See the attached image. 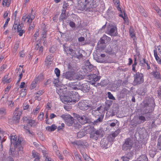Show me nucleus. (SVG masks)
I'll return each mask as SVG.
<instances>
[{
  "mask_svg": "<svg viewBox=\"0 0 161 161\" xmlns=\"http://www.w3.org/2000/svg\"><path fill=\"white\" fill-rule=\"evenodd\" d=\"M35 13L36 12L32 9L31 13H29L27 16H23L22 18V20L24 21H27L29 26L28 30L29 31L32 30L35 27V24L34 22H32V20L35 18Z\"/></svg>",
  "mask_w": 161,
  "mask_h": 161,
  "instance_id": "f257e3e1",
  "label": "nucleus"
},
{
  "mask_svg": "<svg viewBox=\"0 0 161 161\" xmlns=\"http://www.w3.org/2000/svg\"><path fill=\"white\" fill-rule=\"evenodd\" d=\"M88 130L90 137L95 140H97L98 138L103 137L104 134V131L102 129L96 130L94 127H90Z\"/></svg>",
  "mask_w": 161,
  "mask_h": 161,
  "instance_id": "f03ea898",
  "label": "nucleus"
},
{
  "mask_svg": "<svg viewBox=\"0 0 161 161\" xmlns=\"http://www.w3.org/2000/svg\"><path fill=\"white\" fill-rule=\"evenodd\" d=\"M69 87L75 90H80L85 92H87L90 89L88 84H84L83 86L80 85L79 82H71L69 84Z\"/></svg>",
  "mask_w": 161,
  "mask_h": 161,
  "instance_id": "7ed1b4c3",
  "label": "nucleus"
},
{
  "mask_svg": "<svg viewBox=\"0 0 161 161\" xmlns=\"http://www.w3.org/2000/svg\"><path fill=\"white\" fill-rule=\"evenodd\" d=\"M23 148L22 146L16 147L10 146L9 151L10 155L14 158L19 157V154L22 153Z\"/></svg>",
  "mask_w": 161,
  "mask_h": 161,
  "instance_id": "20e7f679",
  "label": "nucleus"
},
{
  "mask_svg": "<svg viewBox=\"0 0 161 161\" xmlns=\"http://www.w3.org/2000/svg\"><path fill=\"white\" fill-rule=\"evenodd\" d=\"M78 107L80 109L83 110L88 109H92L93 108L91 102L88 100L81 101L78 103Z\"/></svg>",
  "mask_w": 161,
  "mask_h": 161,
  "instance_id": "39448f33",
  "label": "nucleus"
},
{
  "mask_svg": "<svg viewBox=\"0 0 161 161\" xmlns=\"http://www.w3.org/2000/svg\"><path fill=\"white\" fill-rule=\"evenodd\" d=\"M11 140V145L16 147L21 146V143L22 139L20 137H18L17 141V136L15 135H12L10 138Z\"/></svg>",
  "mask_w": 161,
  "mask_h": 161,
  "instance_id": "423d86ee",
  "label": "nucleus"
},
{
  "mask_svg": "<svg viewBox=\"0 0 161 161\" xmlns=\"http://www.w3.org/2000/svg\"><path fill=\"white\" fill-rule=\"evenodd\" d=\"M134 83L135 85L140 84L143 82L144 79L142 74L136 72L134 75Z\"/></svg>",
  "mask_w": 161,
  "mask_h": 161,
  "instance_id": "0eeeda50",
  "label": "nucleus"
},
{
  "mask_svg": "<svg viewBox=\"0 0 161 161\" xmlns=\"http://www.w3.org/2000/svg\"><path fill=\"white\" fill-rule=\"evenodd\" d=\"M56 91L57 93L60 95V99L64 103L66 104L72 102V99L70 98V96H69V93H68V96H63L61 94V92H63L62 89H59V90L58 89H57L56 90Z\"/></svg>",
  "mask_w": 161,
  "mask_h": 161,
  "instance_id": "6e6552de",
  "label": "nucleus"
},
{
  "mask_svg": "<svg viewBox=\"0 0 161 161\" xmlns=\"http://www.w3.org/2000/svg\"><path fill=\"white\" fill-rule=\"evenodd\" d=\"M61 118L63 119L65 123L68 126H71L74 122V119L69 114H62L61 116Z\"/></svg>",
  "mask_w": 161,
  "mask_h": 161,
  "instance_id": "1a4fd4ad",
  "label": "nucleus"
},
{
  "mask_svg": "<svg viewBox=\"0 0 161 161\" xmlns=\"http://www.w3.org/2000/svg\"><path fill=\"white\" fill-rule=\"evenodd\" d=\"M133 142L130 138H128L125 140V143L122 146V149L123 150L127 151L130 150L132 147Z\"/></svg>",
  "mask_w": 161,
  "mask_h": 161,
  "instance_id": "9d476101",
  "label": "nucleus"
},
{
  "mask_svg": "<svg viewBox=\"0 0 161 161\" xmlns=\"http://www.w3.org/2000/svg\"><path fill=\"white\" fill-rule=\"evenodd\" d=\"M22 114V111L18 108H16L14 113L13 120L15 123H18L20 117Z\"/></svg>",
  "mask_w": 161,
  "mask_h": 161,
  "instance_id": "9b49d317",
  "label": "nucleus"
},
{
  "mask_svg": "<svg viewBox=\"0 0 161 161\" xmlns=\"http://www.w3.org/2000/svg\"><path fill=\"white\" fill-rule=\"evenodd\" d=\"M71 143L75 147H77V148L80 149V151H81L82 153H84L82 152L81 150V149L84 148V146H87L88 145V143L86 142L84 143L82 141L80 140H77L74 141L72 142Z\"/></svg>",
  "mask_w": 161,
  "mask_h": 161,
  "instance_id": "f8f14e48",
  "label": "nucleus"
},
{
  "mask_svg": "<svg viewBox=\"0 0 161 161\" xmlns=\"http://www.w3.org/2000/svg\"><path fill=\"white\" fill-rule=\"evenodd\" d=\"M106 33L111 36H116L118 34L117 27L116 26H112L108 27Z\"/></svg>",
  "mask_w": 161,
  "mask_h": 161,
  "instance_id": "ddd939ff",
  "label": "nucleus"
},
{
  "mask_svg": "<svg viewBox=\"0 0 161 161\" xmlns=\"http://www.w3.org/2000/svg\"><path fill=\"white\" fill-rule=\"evenodd\" d=\"M23 25L22 24L17 25L16 24H14L13 27V29L15 30L17 29V32L20 36H22L23 33L25 32V30L23 28Z\"/></svg>",
  "mask_w": 161,
  "mask_h": 161,
  "instance_id": "4468645a",
  "label": "nucleus"
},
{
  "mask_svg": "<svg viewBox=\"0 0 161 161\" xmlns=\"http://www.w3.org/2000/svg\"><path fill=\"white\" fill-rule=\"evenodd\" d=\"M8 135L7 132L2 130L0 128V150H2V143L6 140L5 137Z\"/></svg>",
  "mask_w": 161,
  "mask_h": 161,
  "instance_id": "2eb2a0df",
  "label": "nucleus"
},
{
  "mask_svg": "<svg viewBox=\"0 0 161 161\" xmlns=\"http://www.w3.org/2000/svg\"><path fill=\"white\" fill-rule=\"evenodd\" d=\"M43 78V75L42 74H40L37 77L35 78L31 84L30 87L31 89H32L35 88L36 86L37 83L42 81Z\"/></svg>",
  "mask_w": 161,
  "mask_h": 161,
  "instance_id": "dca6fc26",
  "label": "nucleus"
},
{
  "mask_svg": "<svg viewBox=\"0 0 161 161\" xmlns=\"http://www.w3.org/2000/svg\"><path fill=\"white\" fill-rule=\"evenodd\" d=\"M69 93V96H70L72 99V102H76L79 100V96L78 93L74 91L69 92L68 93Z\"/></svg>",
  "mask_w": 161,
  "mask_h": 161,
  "instance_id": "f3484780",
  "label": "nucleus"
},
{
  "mask_svg": "<svg viewBox=\"0 0 161 161\" xmlns=\"http://www.w3.org/2000/svg\"><path fill=\"white\" fill-rule=\"evenodd\" d=\"M89 82L92 83V85L95 84V82L97 81L100 79V76H98L95 74L90 75L88 76Z\"/></svg>",
  "mask_w": 161,
  "mask_h": 161,
  "instance_id": "a211bd4d",
  "label": "nucleus"
},
{
  "mask_svg": "<svg viewBox=\"0 0 161 161\" xmlns=\"http://www.w3.org/2000/svg\"><path fill=\"white\" fill-rule=\"evenodd\" d=\"M103 111V108H102V106H100L96 110L92 111V114L96 117H100L101 116H104L102 114Z\"/></svg>",
  "mask_w": 161,
  "mask_h": 161,
  "instance_id": "6ab92c4d",
  "label": "nucleus"
},
{
  "mask_svg": "<svg viewBox=\"0 0 161 161\" xmlns=\"http://www.w3.org/2000/svg\"><path fill=\"white\" fill-rule=\"evenodd\" d=\"M120 132V130L118 129L112 134L108 136V139L109 140V139H110V141L111 142V143H112L113 142L115 137L119 134Z\"/></svg>",
  "mask_w": 161,
  "mask_h": 161,
  "instance_id": "aec40b11",
  "label": "nucleus"
},
{
  "mask_svg": "<svg viewBox=\"0 0 161 161\" xmlns=\"http://www.w3.org/2000/svg\"><path fill=\"white\" fill-rule=\"evenodd\" d=\"M78 120L79 122L82 125H84L89 122V120L84 115H79L78 117Z\"/></svg>",
  "mask_w": 161,
  "mask_h": 161,
  "instance_id": "412c9836",
  "label": "nucleus"
},
{
  "mask_svg": "<svg viewBox=\"0 0 161 161\" xmlns=\"http://www.w3.org/2000/svg\"><path fill=\"white\" fill-rule=\"evenodd\" d=\"M45 64L47 66H50L53 64L52 56L51 55L47 56L45 60Z\"/></svg>",
  "mask_w": 161,
  "mask_h": 161,
  "instance_id": "4be33fe9",
  "label": "nucleus"
},
{
  "mask_svg": "<svg viewBox=\"0 0 161 161\" xmlns=\"http://www.w3.org/2000/svg\"><path fill=\"white\" fill-rule=\"evenodd\" d=\"M151 74L156 79H161V75L158 70L157 69L155 71H152L151 73Z\"/></svg>",
  "mask_w": 161,
  "mask_h": 161,
  "instance_id": "5701e85b",
  "label": "nucleus"
},
{
  "mask_svg": "<svg viewBox=\"0 0 161 161\" xmlns=\"http://www.w3.org/2000/svg\"><path fill=\"white\" fill-rule=\"evenodd\" d=\"M64 50L67 53L70 54L72 56H75V51L70 47H65Z\"/></svg>",
  "mask_w": 161,
  "mask_h": 161,
  "instance_id": "b1692460",
  "label": "nucleus"
},
{
  "mask_svg": "<svg viewBox=\"0 0 161 161\" xmlns=\"http://www.w3.org/2000/svg\"><path fill=\"white\" fill-rule=\"evenodd\" d=\"M64 50L67 53L70 54L72 56H75V51L70 47H65Z\"/></svg>",
  "mask_w": 161,
  "mask_h": 161,
  "instance_id": "393cba45",
  "label": "nucleus"
},
{
  "mask_svg": "<svg viewBox=\"0 0 161 161\" xmlns=\"http://www.w3.org/2000/svg\"><path fill=\"white\" fill-rule=\"evenodd\" d=\"M64 50L67 53L70 54L72 56H75V51L70 47H65Z\"/></svg>",
  "mask_w": 161,
  "mask_h": 161,
  "instance_id": "a878e982",
  "label": "nucleus"
},
{
  "mask_svg": "<svg viewBox=\"0 0 161 161\" xmlns=\"http://www.w3.org/2000/svg\"><path fill=\"white\" fill-rule=\"evenodd\" d=\"M63 76L64 78L69 80H71L73 78V73L71 72L68 71L64 73Z\"/></svg>",
  "mask_w": 161,
  "mask_h": 161,
  "instance_id": "bb28decb",
  "label": "nucleus"
},
{
  "mask_svg": "<svg viewBox=\"0 0 161 161\" xmlns=\"http://www.w3.org/2000/svg\"><path fill=\"white\" fill-rule=\"evenodd\" d=\"M85 65L86 69L89 71H91L93 67V65L90 64L89 60H86L85 63Z\"/></svg>",
  "mask_w": 161,
  "mask_h": 161,
  "instance_id": "cd10ccee",
  "label": "nucleus"
},
{
  "mask_svg": "<svg viewBox=\"0 0 161 161\" xmlns=\"http://www.w3.org/2000/svg\"><path fill=\"white\" fill-rule=\"evenodd\" d=\"M110 139H109V140L108 139V136L106 138H103L101 142V144L103 145V146H104L105 147L107 146L109 142L111 143V142L110 141Z\"/></svg>",
  "mask_w": 161,
  "mask_h": 161,
  "instance_id": "c85d7f7f",
  "label": "nucleus"
},
{
  "mask_svg": "<svg viewBox=\"0 0 161 161\" xmlns=\"http://www.w3.org/2000/svg\"><path fill=\"white\" fill-rule=\"evenodd\" d=\"M92 0L93 2H92V3L90 4V5H89V3H87L85 5V8H86V9L88 8H92L96 7L97 5H96L95 3H94L95 2V0Z\"/></svg>",
  "mask_w": 161,
  "mask_h": 161,
  "instance_id": "c756f323",
  "label": "nucleus"
},
{
  "mask_svg": "<svg viewBox=\"0 0 161 161\" xmlns=\"http://www.w3.org/2000/svg\"><path fill=\"white\" fill-rule=\"evenodd\" d=\"M32 156L35 159L34 161H39V159L40 158V154L35 151H33L32 152Z\"/></svg>",
  "mask_w": 161,
  "mask_h": 161,
  "instance_id": "7c9ffc66",
  "label": "nucleus"
},
{
  "mask_svg": "<svg viewBox=\"0 0 161 161\" xmlns=\"http://www.w3.org/2000/svg\"><path fill=\"white\" fill-rule=\"evenodd\" d=\"M42 152L44 156L46 158L45 159V161H51L53 160L49 157L48 156L47 152L46 150H42Z\"/></svg>",
  "mask_w": 161,
  "mask_h": 161,
  "instance_id": "2f4dec72",
  "label": "nucleus"
},
{
  "mask_svg": "<svg viewBox=\"0 0 161 161\" xmlns=\"http://www.w3.org/2000/svg\"><path fill=\"white\" fill-rule=\"evenodd\" d=\"M114 3L117 8V9L119 11L122 12L121 9L120 7H119L120 5V2L119 0H113Z\"/></svg>",
  "mask_w": 161,
  "mask_h": 161,
  "instance_id": "473e14b6",
  "label": "nucleus"
},
{
  "mask_svg": "<svg viewBox=\"0 0 161 161\" xmlns=\"http://www.w3.org/2000/svg\"><path fill=\"white\" fill-rule=\"evenodd\" d=\"M66 10L64 9L63 10L62 12L59 17V19L60 20H63L67 18V16L65 14Z\"/></svg>",
  "mask_w": 161,
  "mask_h": 161,
  "instance_id": "72a5a7b5",
  "label": "nucleus"
},
{
  "mask_svg": "<svg viewBox=\"0 0 161 161\" xmlns=\"http://www.w3.org/2000/svg\"><path fill=\"white\" fill-rule=\"evenodd\" d=\"M129 91L126 88H123L120 92V95L122 97L126 96L128 93Z\"/></svg>",
  "mask_w": 161,
  "mask_h": 161,
  "instance_id": "f704fd0d",
  "label": "nucleus"
},
{
  "mask_svg": "<svg viewBox=\"0 0 161 161\" xmlns=\"http://www.w3.org/2000/svg\"><path fill=\"white\" fill-rule=\"evenodd\" d=\"M57 126L54 124H53L51 126H48L46 127V129L49 131H53L57 128Z\"/></svg>",
  "mask_w": 161,
  "mask_h": 161,
  "instance_id": "c9c22d12",
  "label": "nucleus"
},
{
  "mask_svg": "<svg viewBox=\"0 0 161 161\" xmlns=\"http://www.w3.org/2000/svg\"><path fill=\"white\" fill-rule=\"evenodd\" d=\"M85 134V130L82 129L77 133V136L78 138H80L84 136Z\"/></svg>",
  "mask_w": 161,
  "mask_h": 161,
  "instance_id": "e433bc0d",
  "label": "nucleus"
},
{
  "mask_svg": "<svg viewBox=\"0 0 161 161\" xmlns=\"http://www.w3.org/2000/svg\"><path fill=\"white\" fill-rule=\"evenodd\" d=\"M12 0H3L2 5L3 6L9 7L11 3Z\"/></svg>",
  "mask_w": 161,
  "mask_h": 161,
  "instance_id": "4c0bfd02",
  "label": "nucleus"
},
{
  "mask_svg": "<svg viewBox=\"0 0 161 161\" xmlns=\"http://www.w3.org/2000/svg\"><path fill=\"white\" fill-rule=\"evenodd\" d=\"M47 30L46 28H43L41 32V38L42 39H44L47 37Z\"/></svg>",
  "mask_w": 161,
  "mask_h": 161,
  "instance_id": "58836bf2",
  "label": "nucleus"
},
{
  "mask_svg": "<svg viewBox=\"0 0 161 161\" xmlns=\"http://www.w3.org/2000/svg\"><path fill=\"white\" fill-rule=\"evenodd\" d=\"M6 111L5 108H0V116L1 118L2 119L3 117V116L6 114Z\"/></svg>",
  "mask_w": 161,
  "mask_h": 161,
  "instance_id": "ea45409f",
  "label": "nucleus"
},
{
  "mask_svg": "<svg viewBox=\"0 0 161 161\" xmlns=\"http://www.w3.org/2000/svg\"><path fill=\"white\" fill-rule=\"evenodd\" d=\"M105 57V54H101L100 58H98V59L97 60V62L100 63H103L105 61L104 58Z\"/></svg>",
  "mask_w": 161,
  "mask_h": 161,
  "instance_id": "a19ab883",
  "label": "nucleus"
},
{
  "mask_svg": "<svg viewBox=\"0 0 161 161\" xmlns=\"http://www.w3.org/2000/svg\"><path fill=\"white\" fill-rule=\"evenodd\" d=\"M80 153L82 155L83 157L86 161H93L92 159L90 158L85 153H82L80 150Z\"/></svg>",
  "mask_w": 161,
  "mask_h": 161,
  "instance_id": "79ce46f5",
  "label": "nucleus"
},
{
  "mask_svg": "<svg viewBox=\"0 0 161 161\" xmlns=\"http://www.w3.org/2000/svg\"><path fill=\"white\" fill-rule=\"evenodd\" d=\"M44 92L43 90H39L35 94V97H37V99L38 100H40V99L38 98L41 95H42L44 93Z\"/></svg>",
  "mask_w": 161,
  "mask_h": 161,
  "instance_id": "37998d69",
  "label": "nucleus"
},
{
  "mask_svg": "<svg viewBox=\"0 0 161 161\" xmlns=\"http://www.w3.org/2000/svg\"><path fill=\"white\" fill-rule=\"evenodd\" d=\"M108 84V81L107 80H103L101 81L100 83H97L96 86L101 85V86H105Z\"/></svg>",
  "mask_w": 161,
  "mask_h": 161,
  "instance_id": "c03bdc74",
  "label": "nucleus"
},
{
  "mask_svg": "<svg viewBox=\"0 0 161 161\" xmlns=\"http://www.w3.org/2000/svg\"><path fill=\"white\" fill-rule=\"evenodd\" d=\"M154 53L155 52H156V53L158 54L159 55H161V46H159L157 47L156 48V49L154 50Z\"/></svg>",
  "mask_w": 161,
  "mask_h": 161,
  "instance_id": "a18cd8bd",
  "label": "nucleus"
},
{
  "mask_svg": "<svg viewBox=\"0 0 161 161\" xmlns=\"http://www.w3.org/2000/svg\"><path fill=\"white\" fill-rule=\"evenodd\" d=\"M53 150L55 152L56 154H59V151L56 144L55 142L53 143Z\"/></svg>",
  "mask_w": 161,
  "mask_h": 161,
  "instance_id": "49530a36",
  "label": "nucleus"
},
{
  "mask_svg": "<svg viewBox=\"0 0 161 161\" xmlns=\"http://www.w3.org/2000/svg\"><path fill=\"white\" fill-rule=\"evenodd\" d=\"M104 116H101L100 117H98V119L94 121V124H97V123L102 122L103 121Z\"/></svg>",
  "mask_w": 161,
  "mask_h": 161,
  "instance_id": "de8ad7c7",
  "label": "nucleus"
},
{
  "mask_svg": "<svg viewBox=\"0 0 161 161\" xmlns=\"http://www.w3.org/2000/svg\"><path fill=\"white\" fill-rule=\"evenodd\" d=\"M35 48L36 50H39L40 53H42L43 52V47L42 46L40 47L39 45L38 44H36Z\"/></svg>",
  "mask_w": 161,
  "mask_h": 161,
  "instance_id": "09e8293b",
  "label": "nucleus"
},
{
  "mask_svg": "<svg viewBox=\"0 0 161 161\" xmlns=\"http://www.w3.org/2000/svg\"><path fill=\"white\" fill-rule=\"evenodd\" d=\"M28 124L31 127L34 126L36 125V121L34 120L30 119L28 120L27 122Z\"/></svg>",
  "mask_w": 161,
  "mask_h": 161,
  "instance_id": "8fccbe9b",
  "label": "nucleus"
},
{
  "mask_svg": "<svg viewBox=\"0 0 161 161\" xmlns=\"http://www.w3.org/2000/svg\"><path fill=\"white\" fill-rule=\"evenodd\" d=\"M24 129L26 133L28 134H32V133L30 131V128L28 125H24Z\"/></svg>",
  "mask_w": 161,
  "mask_h": 161,
  "instance_id": "3c124183",
  "label": "nucleus"
},
{
  "mask_svg": "<svg viewBox=\"0 0 161 161\" xmlns=\"http://www.w3.org/2000/svg\"><path fill=\"white\" fill-rule=\"evenodd\" d=\"M157 147L159 149L161 150V134L159 136L158 139Z\"/></svg>",
  "mask_w": 161,
  "mask_h": 161,
  "instance_id": "603ef678",
  "label": "nucleus"
},
{
  "mask_svg": "<svg viewBox=\"0 0 161 161\" xmlns=\"http://www.w3.org/2000/svg\"><path fill=\"white\" fill-rule=\"evenodd\" d=\"M154 56L157 62L160 64L161 63V61L159 57V56L158 55V54L156 53V52H155L154 53Z\"/></svg>",
  "mask_w": 161,
  "mask_h": 161,
  "instance_id": "864d4df0",
  "label": "nucleus"
},
{
  "mask_svg": "<svg viewBox=\"0 0 161 161\" xmlns=\"http://www.w3.org/2000/svg\"><path fill=\"white\" fill-rule=\"evenodd\" d=\"M8 98L7 97H2L1 99V101L2 103L5 104L7 101Z\"/></svg>",
  "mask_w": 161,
  "mask_h": 161,
  "instance_id": "5fc2aeb1",
  "label": "nucleus"
},
{
  "mask_svg": "<svg viewBox=\"0 0 161 161\" xmlns=\"http://www.w3.org/2000/svg\"><path fill=\"white\" fill-rule=\"evenodd\" d=\"M108 98L110 99H112L113 100H115V98L113 96V95L110 92H108Z\"/></svg>",
  "mask_w": 161,
  "mask_h": 161,
  "instance_id": "6e6d98bb",
  "label": "nucleus"
},
{
  "mask_svg": "<svg viewBox=\"0 0 161 161\" xmlns=\"http://www.w3.org/2000/svg\"><path fill=\"white\" fill-rule=\"evenodd\" d=\"M103 39L105 40V41L106 42H108L110 41L111 39L110 37L108 36L105 35H104L103 36Z\"/></svg>",
  "mask_w": 161,
  "mask_h": 161,
  "instance_id": "4d7b16f0",
  "label": "nucleus"
},
{
  "mask_svg": "<svg viewBox=\"0 0 161 161\" xmlns=\"http://www.w3.org/2000/svg\"><path fill=\"white\" fill-rule=\"evenodd\" d=\"M41 107L39 106H37L35 110H33V112L34 114H37L39 112V110L40 109Z\"/></svg>",
  "mask_w": 161,
  "mask_h": 161,
  "instance_id": "13d9d810",
  "label": "nucleus"
},
{
  "mask_svg": "<svg viewBox=\"0 0 161 161\" xmlns=\"http://www.w3.org/2000/svg\"><path fill=\"white\" fill-rule=\"evenodd\" d=\"M54 72L57 77H58L60 76V71L58 68H55L54 70Z\"/></svg>",
  "mask_w": 161,
  "mask_h": 161,
  "instance_id": "bf43d9fd",
  "label": "nucleus"
},
{
  "mask_svg": "<svg viewBox=\"0 0 161 161\" xmlns=\"http://www.w3.org/2000/svg\"><path fill=\"white\" fill-rule=\"evenodd\" d=\"M7 68V65L3 64L2 66L0 68V71L2 73L4 70L5 69Z\"/></svg>",
  "mask_w": 161,
  "mask_h": 161,
  "instance_id": "052dcab7",
  "label": "nucleus"
},
{
  "mask_svg": "<svg viewBox=\"0 0 161 161\" xmlns=\"http://www.w3.org/2000/svg\"><path fill=\"white\" fill-rule=\"evenodd\" d=\"M141 158H142V160L138 161H148V158L145 155H142L141 156Z\"/></svg>",
  "mask_w": 161,
  "mask_h": 161,
  "instance_id": "680f3d73",
  "label": "nucleus"
},
{
  "mask_svg": "<svg viewBox=\"0 0 161 161\" xmlns=\"http://www.w3.org/2000/svg\"><path fill=\"white\" fill-rule=\"evenodd\" d=\"M139 119L141 121L142 123L144 122L146 120L145 117L142 115L139 116Z\"/></svg>",
  "mask_w": 161,
  "mask_h": 161,
  "instance_id": "e2e57ef3",
  "label": "nucleus"
},
{
  "mask_svg": "<svg viewBox=\"0 0 161 161\" xmlns=\"http://www.w3.org/2000/svg\"><path fill=\"white\" fill-rule=\"evenodd\" d=\"M143 62L144 64H146V67L147 69L148 70L150 69L151 68L150 67V64H148L147 62L146 61L145 59H143Z\"/></svg>",
  "mask_w": 161,
  "mask_h": 161,
  "instance_id": "0e129e2a",
  "label": "nucleus"
},
{
  "mask_svg": "<svg viewBox=\"0 0 161 161\" xmlns=\"http://www.w3.org/2000/svg\"><path fill=\"white\" fill-rule=\"evenodd\" d=\"M44 114L43 112L41 113L40 115L38 117V119L40 120H42Z\"/></svg>",
  "mask_w": 161,
  "mask_h": 161,
  "instance_id": "69168bd1",
  "label": "nucleus"
},
{
  "mask_svg": "<svg viewBox=\"0 0 161 161\" xmlns=\"http://www.w3.org/2000/svg\"><path fill=\"white\" fill-rule=\"evenodd\" d=\"M150 156L152 157H153L156 154L155 152L153 151L150 150L149 152Z\"/></svg>",
  "mask_w": 161,
  "mask_h": 161,
  "instance_id": "338daca9",
  "label": "nucleus"
},
{
  "mask_svg": "<svg viewBox=\"0 0 161 161\" xmlns=\"http://www.w3.org/2000/svg\"><path fill=\"white\" fill-rule=\"evenodd\" d=\"M8 104L9 108H12L14 106V103L12 101H8Z\"/></svg>",
  "mask_w": 161,
  "mask_h": 161,
  "instance_id": "774afa93",
  "label": "nucleus"
}]
</instances>
